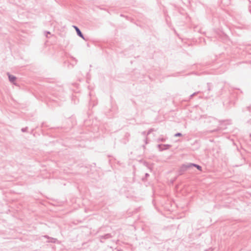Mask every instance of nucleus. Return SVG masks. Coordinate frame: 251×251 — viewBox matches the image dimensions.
<instances>
[{
    "instance_id": "f257e3e1",
    "label": "nucleus",
    "mask_w": 251,
    "mask_h": 251,
    "mask_svg": "<svg viewBox=\"0 0 251 251\" xmlns=\"http://www.w3.org/2000/svg\"><path fill=\"white\" fill-rule=\"evenodd\" d=\"M74 28H75V30H76V32H77V34H78L80 37H81V38H84L83 35L82 34V33H81V31H80V30L78 29V28L77 27L75 26H74Z\"/></svg>"
},
{
    "instance_id": "f03ea898",
    "label": "nucleus",
    "mask_w": 251,
    "mask_h": 251,
    "mask_svg": "<svg viewBox=\"0 0 251 251\" xmlns=\"http://www.w3.org/2000/svg\"><path fill=\"white\" fill-rule=\"evenodd\" d=\"M9 78L10 81L14 82L16 80V77L14 76L9 75Z\"/></svg>"
},
{
    "instance_id": "7ed1b4c3",
    "label": "nucleus",
    "mask_w": 251,
    "mask_h": 251,
    "mask_svg": "<svg viewBox=\"0 0 251 251\" xmlns=\"http://www.w3.org/2000/svg\"><path fill=\"white\" fill-rule=\"evenodd\" d=\"M194 166L195 167H196L198 170L201 171V166H199V165H194Z\"/></svg>"
}]
</instances>
